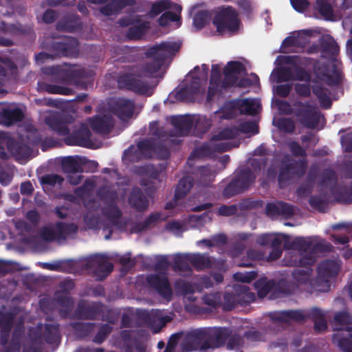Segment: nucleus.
<instances>
[{"label": "nucleus", "instance_id": "nucleus-14", "mask_svg": "<svg viewBox=\"0 0 352 352\" xmlns=\"http://www.w3.org/2000/svg\"><path fill=\"white\" fill-rule=\"evenodd\" d=\"M104 311V305L98 302L80 300L74 310V316L79 320H94L98 318Z\"/></svg>", "mask_w": 352, "mask_h": 352}, {"label": "nucleus", "instance_id": "nucleus-18", "mask_svg": "<svg viewBox=\"0 0 352 352\" xmlns=\"http://www.w3.org/2000/svg\"><path fill=\"white\" fill-rule=\"evenodd\" d=\"M148 285L155 289L162 298L170 300L173 296V291L166 274H151L147 276Z\"/></svg>", "mask_w": 352, "mask_h": 352}, {"label": "nucleus", "instance_id": "nucleus-61", "mask_svg": "<svg viewBox=\"0 0 352 352\" xmlns=\"http://www.w3.org/2000/svg\"><path fill=\"white\" fill-rule=\"evenodd\" d=\"M175 288L177 292L186 296L195 292L193 285L183 279H179L175 283Z\"/></svg>", "mask_w": 352, "mask_h": 352}, {"label": "nucleus", "instance_id": "nucleus-48", "mask_svg": "<svg viewBox=\"0 0 352 352\" xmlns=\"http://www.w3.org/2000/svg\"><path fill=\"white\" fill-rule=\"evenodd\" d=\"M97 195L105 206L117 204L118 193L116 190H111L109 188H100L97 190Z\"/></svg>", "mask_w": 352, "mask_h": 352}, {"label": "nucleus", "instance_id": "nucleus-62", "mask_svg": "<svg viewBox=\"0 0 352 352\" xmlns=\"http://www.w3.org/2000/svg\"><path fill=\"white\" fill-rule=\"evenodd\" d=\"M238 130V133H252L255 135L258 133V126L256 123L251 121L243 122L240 123L238 126H236Z\"/></svg>", "mask_w": 352, "mask_h": 352}, {"label": "nucleus", "instance_id": "nucleus-10", "mask_svg": "<svg viewBox=\"0 0 352 352\" xmlns=\"http://www.w3.org/2000/svg\"><path fill=\"white\" fill-rule=\"evenodd\" d=\"M43 74L56 76L63 83H78L87 78V72L82 68H65L60 65H52L43 68Z\"/></svg>", "mask_w": 352, "mask_h": 352}, {"label": "nucleus", "instance_id": "nucleus-1", "mask_svg": "<svg viewBox=\"0 0 352 352\" xmlns=\"http://www.w3.org/2000/svg\"><path fill=\"white\" fill-rule=\"evenodd\" d=\"M270 317L276 323H289L292 321L302 322L307 319H311L314 322V330L318 333L327 328L325 314L318 307H313L306 314L302 310L281 311L272 314Z\"/></svg>", "mask_w": 352, "mask_h": 352}, {"label": "nucleus", "instance_id": "nucleus-5", "mask_svg": "<svg viewBox=\"0 0 352 352\" xmlns=\"http://www.w3.org/2000/svg\"><path fill=\"white\" fill-rule=\"evenodd\" d=\"M161 151L162 157L167 159L170 156V152L164 146H157L155 142L151 140L145 139L137 144V148L133 145L130 146L123 153V157L130 162L138 161L142 158H150L153 151L157 148Z\"/></svg>", "mask_w": 352, "mask_h": 352}, {"label": "nucleus", "instance_id": "nucleus-2", "mask_svg": "<svg viewBox=\"0 0 352 352\" xmlns=\"http://www.w3.org/2000/svg\"><path fill=\"white\" fill-rule=\"evenodd\" d=\"M180 45L177 43H162L151 47L146 52L147 57L153 59L144 64L142 74L147 77H153L156 74L166 60L171 55L179 51Z\"/></svg>", "mask_w": 352, "mask_h": 352}, {"label": "nucleus", "instance_id": "nucleus-51", "mask_svg": "<svg viewBox=\"0 0 352 352\" xmlns=\"http://www.w3.org/2000/svg\"><path fill=\"white\" fill-rule=\"evenodd\" d=\"M236 107L241 114L254 115L256 113V103L253 100L248 98L240 100L236 102Z\"/></svg>", "mask_w": 352, "mask_h": 352}, {"label": "nucleus", "instance_id": "nucleus-44", "mask_svg": "<svg viewBox=\"0 0 352 352\" xmlns=\"http://www.w3.org/2000/svg\"><path fill=\"white\" fill-rule=\"evenodd\" d=\"M43 339L49 344L60 342L59 325L58 324H46L45 325Z\"/></svg>", "mask_w": 352, "mask_h": 352}, {"label": "nucleus", "instance_id": "nucleus-16", "mask_svg": "<svg viewBox=\"0 0 352 352\" xmlns=\"http://www.w3.org/2000/svg\"><path fill=\"white\" fill-rule=\"evenodd\" d=\"M109 109L122 121L131 118L134 112V102L124 98H118L109 102Z\"/></svg>", "mask_w": 352, "mask_h": 352}, {"label": "nucleus", "instance_id": "nucleus-54", "mask_svg": "<svg viewBox=\"0 0 352 352\" xmlns=\"http://www.w3.org/2000/svg\"><path fill=\"white\" fill-rule=\"evenodd\" d=\"M202 300L210 308L216 309L221 305V294L220 292L206 294L203 296Z\"/></svg>", "mask_w": 352, "mask_h": 352}, {"label": "nucleus", "instance_id": "nucleus-28", "mask_svg": "<svg viewBox=\"0 0 352 352\" xmlns=\"http://www.w3.org/2000/svg\"><path fill=\"white\" fill-rule=\"evenodd\" d=\"M133 0H111L100 8V12L107 16L118 14L123 8L134 4Z\"/></svg>", "mask_w": 352, "mask_h": 352}, {"label": "nucleus", "instance_id": "nucleus-15", "mask_svg": "<svg viewBox=\"0 0 352 352\" xmlns=\"http://www.w3.org/2000/svg\"><path fill=\"white\" fill-rule=\"evenodd\" d=\"M340 266L338 263L333 260H325L322 261L318 266V276L315 280V284L319 285L324 283L325 290L330 287L329 278L336 277L340 271Z\"/></svg>", "mask_w": 352, "mask_h": 352}, {"label": "nucleus", "instance_id": "nucleus-7", "mask_svg": "<svg viewBox=\"0 0 352 352\" xmlns=\"http://www.w3.org/2000/svg\"><path fill=\"white\" fill-rule=\"evenodd\" d=\"M212 23L216 27L217 31L220 34H223L226 32H236L239 28L240 20L236 9L227 6L221 8L215 14Z\"/></svg>", "mask_w": 352, "mask_h": 352}, {"label": "nucleus", "instance_id": "nucleus-22", "mask_svg": "<svg viewBox=\"0 0 352 352\" xmlns=\"http://www.w3.org/2000/svg\"><path fill=\"white\" fill-rule=\"evenodd\" d=\"M266 214L272 217L280 215L285 218H290L294 214V207L292 204L283 201L268 203L266 206Z\"/></svg>", "mask_w": 352, "mask_h": 352}, {"label": "nucleus", "instance_id": "nucleus-33", "mask_svg": "<svg viewBox=\"0 0 352 352\" xmlns=\"http://www.w3.org/2000/svg\"><path fill=\"white\" fill-rule=\"evenodd\" d=\"M19 313L18 307H14L7 311H0V328L5 331H12L15 318Z\"/></svg>", "mask_w": 352, "mask_h": 352}, {"label": "nucleus", "instance_id": "nucleus-60", "mask_svg": "<svg viewBox=\"0 0 352 352\" xmlns=\"http://www.w3.org/2000/svg\"><path fill=\"white\" fill-rule=\"evenodd\" d=\"M239 135L238 130L236 126L227 127L219 132L214 136L215 140H232Z\"/></svg>", "mask_w": 352, "mask_h": 352}, {"label": "nucleus", "instance_id": "nucleus-55", "mask_svg": "<svg viewBox=\"0 0 352 352\" xmlns=\"http://www.w3.org/2000/svg\"><path fill=\"white\" fill-rule=\"evenodd\" d=\"M215 151L209 144L204 143L201 146L195 148L190 153L189 159L191 157L203 158L205 157L211 156Z\"/></svg>", "mask_w": 352, "mask_h": 352}, {"label": "nucleus", "instance_id": "nucleus-39", "mask_svg": "<svg viewBox=\"0 0 352 352\" xmlns=\"http://www.w3.org/2000/svg\"><path fill=\"white\" fill-rule=\"evenodd\" d=\"M331 193L338 203H352V182L350 186H340L335 189L332 188Z\"/></svg>", "mask_w": 352, "mask_h": 352}, {"label": "nucleus", "instance_id": "nucleus-24", "mask_svg": "<svg viewBox=\"0 0 352 352\" xmlns=\"http://www.w3.org/2000/svg\"><path fill=\"white\" fill-rule=\"evenodd\" d=\"M285 250H294L299 252L298 258L304 256L303 254L307 253L312 247V241L309 238L298 236L294 239L292 241H286L283 245Z\"/></svg>", "mask_w": 352, "mask_h": 352}, {"label": "nucleus", "instance_id": "nucleus-17", "mask_svg": "<svg viewBox=\"0 0 352 352\" xmlns=\"http://www.w3.org/2000/svg\"><path fill=\"white\" fill-rule=\"evenodd\" d=\"M245 71L244 65L239 61H229L223 68L224 78L221 82V89L228 88L236 85L239 78L238 75Z\"/></svg>", "mask_w": 352, "mask_h": 352}, {"label": "nucleus", "instance_id": "nucleus-49", "mask_svg": "<svg viewBox=\"0 0 352 352\" xmlns=\"http://www.w3.org/2000/svg\"><path fill=\"white\" fill-rule=\"evenodd\" d=\"M312 92L318 99L319 103L323 109H328L332 105L330 97L325 91V89L321 85L312 87Z\"/></svg>", "mask_w": 352, "mask_h": 352}, {"label": "nucleus", "instance_id": "nucleus-23", "mask_svg": "<svg viewBox=\"0 0 352 352\" xmlns=\"http://www.w3.org/2000/svg\"><path fill=\"white\" fill-rule=\"evenodd\" d=\"M207 336L211 348H218L225 345L230 333L226 328H212L207 329Z\"/></svg>", "mask_w": 352, "mask_h": 352}, {"label": "nucleus", "instance_id": "nucleus-47", "mask_svg": "<svg viewBox=\"0 0 352 352\" xmlns=\"http://www.w3.org/2000/svg\"><path fill=\"white\" fill-rule=\"evenodd\" d=\"M315 10L326 21H331L333 18V9L327 0H316Z\"/></svg>", "mask_w": 352, "mask_h": 352}, {"label": "nucleus", "instance_id": "nucleus-64", "mask_svg": "<svg viewBox=\"0 0 352 352\" xmlns=\"http://www.w3.org/2000/svg\"><path fill=\"white\" fill-rule=\"evenodd\" d=\"M293 80L310 82L311 74L305 69L300 66H295L293 69Z\"/></svg>", "mask_w": 352, "mask_h": 352}, {"label": "nucleus", "instance_id": "nucleus-8", "mask_svg": "<svg viewBox=\"0 0 352 352\" xmlns=\"http://www.w3.org/2000/svg\"><path fill=\"white\" fill-rule=\"evenodd\" d=\"M307 170L305 161L290 162L289 159L284 158L281 161L278 174V183L280 188H284L294 178L303 176Z\"/></svg>", "mask_w": 352, "mask_h": 352}, {"label": "nucleus", "instance_id": "nucleus-13", "mask_svg": "<svg viewBox=\"0 0 352 352\" xmlns=\"http://www.w3.org/2000/svg\"><path fill=\"white\" fill-rule=\"evenodd\" d=\"M48 49L53 56L76 57L78 53V41L74 37H67L62 41H52Z\"/></svg>", "mask_w": 352, "mask_h": 352}, {"label": "nucleus", "instance_id": "nucleus-63", "mask_svg": "<svg viewBox=\"0 0 352 352\" xmlns=\"http://www.w3.org/2000/svg\"><path fill=\"white\" fill-rule=\"evenodd\" d=\"M180 21V16L171 11H166L158 19V24L161 27H166L170 22H177Z\"/></svg>", "mask_w": 352, "mask_h": 352}, {"label": "nucleus", "instance_id": "nucleus-38", "mask_svg": "<svg viewBox=\"0 0 352 352\" xmlns=\"http://www.w3.org/2000/svg\"><path fill=\"white\" fill-rule=\"evenodd\" d=\"M160 220H164L162 218L160 212H153L149 214L143 221L135 223L132 227L133 232L140 233L145 230L155 226V224Z\"/></svg>", "mask_w": 352, "mask_h": 352}, {"label": "nucleus", "instance_id": "nucleus-36", "mask_svg": "<svg viewBox=\"0 0 352 352\" xmlns=\"http://www.w3.org/2000/svg\"><path fill=\"white\" fill-rule=\"evenodd\" d=\"M234 290L237 294L239 305L245 306L256 300L254 293L251 292L248 286L235 285L234 286Z\"/></svg>", "mask_w": 352, "mask_h": 352}, {"label": "nucleus", "instance_id": "nucleus-4", "mask_svg": "<svg viewBox=\"0 0 352 352\" xmlns=\"http://www.w3.org/2000/svg\"><path fill=\"white\" fill-rule=\"evenodd\" d=\"M316 261V256L312 253H308L298 258L296 253L291 252L286 254L282 261L286 266L302 267L295 269L292 274L293 278L299 284H307L312 273L311 266Z\"/></svg>", "mask_w": 352, "mask_h": 352}, {"label": "nucleus", "instance_id": "nucleus-20", "mask_svg": "<svg viewBox=\"0 0 352 352\" xmlns=\"http://www.w3.org/2000/svg\"><path fill=\"white\" fill-rule=\"evenodd\" d=\"M91 135V131L87 126L82 124L79 129L67 137L65 142L67 145L91 148L93 144Z\"/></svg>", "mask_w": 352, "mask_h": 352}, {"label": "nucleus", "instance_id": "nucleus-27", "mask_svg": "<svg viewBox=\"0 0 352 352\" xmlns=\"http://www.w3.org/2000/svg\"><path fill=\"white\" fill-rule=\"evenodd\" d=\"M129 203L137 211L143 212L148 207V200L139 188H133L129 197Z\"/></svg>", "mask_w": 352, "mask_h": 352}, {"label": "nucleus", "instance_id": "nucleus-30", "mask_svg": "<svg viewBox=\"0 0 352 352\" xmlns=\"http://www.w3.org/2000/svg\"><path fill=\"white\" fill-rule=\"evenodd\" d=\"M8 149L17 160H25L32 154V148L21 141L12 140L8 144Z\"/></svg>", "mask_w": 352, "mask_h": 352}, {"label": "nucleus", "instance_id": "nucleus-34", "mask_svg": "<svg viewBox=\"0 0 352 352\" xmlns=\"http://www.w3.org/2000/svg\"><path fill=\"white\" fill-rule=\"evenodd\" d=\"M190 264L197 271L210 269L213 266L214 261L207 254H190Z\"/></svg>", "mask_w": 352, "mask_h": 352}, {"label": "nucleus", "instance_id": "nucleus-50", "mask_svg": "<svg viewBox=\"0 0 352 352\" xmlns=\"http://www.w3.org/2000/svg\"><path fill=\"white\" fill-rule=\"evenodd\" d=\"M148 28V22H140L138 24L131 26L128 29L126 36L129 39H139L146 33Z\"/></svg>", "mask_w": 352, "mask_h": 352}, {"label": "nucleus", "instance_id": "nucleus-46", "mask_svg": "<svg viewBox=\"0 0 352 352\" xmlns=\"http://www.w3.org/2000/svg\"><path fill=\"white\" fill-rule=\"evenodd\" d=\"M190 254H178L173 258V268L175 271L190 273L192 272Z\"/></svg>", "mask_w": 352, "mask_h": 352}, {"label": "nucleus", "instance_id": "nucleus-26", "mask_svg": "<svg viewBox=\"0 0 352 352\" xmlns=\"http://www.w3.org/2000/svg\"><path fill=\"white\" fill-rule=\"evenodd\" d=\"M24 114L19 108L8 109L0 106V124L10 126L17 122H21Z\"/></svg>", "mask_w": 352, "mask_h": 352}, {"label": "nucleus", "instance_id": "nucleus-3", "mask_svg": "<svg viewBox=\"0 0 352 352\" xmlns=\"http://www.w3.org/2000/svg\"><path fill=\"white\" fill-rule=\"evenodd\" d=\"M280 104L287 108V114L293 113L303 126L311 129L317 126L320 113L316 107L311 104L309 102L298 100L293 103L292 107L287 101H280Z\"/></svg>", "mask_w": 352, "mask_h": 352}, {"label": "nucleus", "instance_id": "nucleus-45", "mask_svg": "<svg viewBox=\"0 0 352 352\" xmlns=\"http://www.w3.org/2000/svg\"><path fill=\"white\" fill-rule=\"evenodd\" d=\"M61 167L65 173H82L84 171L81 164L74 156L63 159Z\"/></svg>", "mask_w": 352, "mask_h": 352}, {"label": "nucleus", "instance_id": "nucleus-58", "mask_svg": "<svg viewBox=\"0 0 352 352\" xmlns=\"http://www.w3.org/2000/svg\"><path fill=\"white\" fill-rule=\"evenodd\" d=\"M138 172L142 175L148 176L153 179H157L160 176L162 169L160 170L153 164H146L140 167Z\"/></svg>", "mask_w": 352, "mask_h": 352}, {"label": "nucleus", "instance_id": "nucleus-35", "mask_svg": "<svg viewBox=\"0 0 352 352\" xmlns=\"http://www.w3.org/2000/svg\"><path fill=\"white\" fill-rule=\"evenodd\" d=\"M102 213L113 226H119L120 225L122 213L117 204L104 206L102 208Z\"/></svg>", "mask_w": 352, "mask_h": 352}, {"label": "nucleus", "instance_id": "nucleus-11", "mask_svg": "<svg viewBox=\"0 0 352 352\" xmlns=\"http://www.w3.org/2000/svg\"><path fill=\"white\" fill-rule=\"evenodd\" d=\"M209 349L211 345L208 340L207 329H197L187 333L182 342V349L186 352Z\"/></svg>", "mask_w": 352, "mask_h": 352}, {"label": "nucleus", "instance_id": "nucleus-19", "mask_svg": "<svg viewBox=\"0 0 352 352\" xmlns=\"http://www.w3.org/2000/svg\"><path fill=\"white\" fill-rule=\"evenodd\" d=\"M91 129L100 135H108L111 131L114 122L111 115H96L87 120Z\"/></svg>", "mask_w": 352, "mask_h": 352}, {"label": "nucleus", "instance_id": "nucleus-29", "mask_svg": "<svg viewBox=\"0 0 352 352\" xmlns=\"http://www.w3.org/2000/svg\"><path fill=\"white\" fill-rule=\"evenodd\" d=\"M319 47L321 52L329 55L331 58H335L340 52V47L336 40L331 35H325L319 41Z\"/></svg>", "mask_w": 352, "mask_h": 352}, {"label": "nucleus", "instance_id": "nucleus-37", "mask_svg": "<svg viewBox=\"0 0 352 352\" xmlns=\"http://www.w3.org/2000/svg\"><path fill=\"white\" fill-rule=\"evenodd\" d=\"M96 323L74 322L70 323V327L74 331L75 335L79 338H85L90 336L94 332Z\"/></svg>", "mask_w": 352, "mask_h": 352}, {"label": "nucleus", "instance_id": "nucleus-43", "mask_svg": "<svg viewBox=\"0 0 352 352\" xmlns=\"http://www.w3.org/2000/svg\"><path fill=\"white\" fill-rule=\"evenodd\" d=\"M194 184V179L192 177L186 176L182 177L177 184L175 189L174 198L175 200H179L184 198L192 188Z\"/></svg>", "mask_w": 352, "mask_h": 352}, {"label": "nucleus", "instance_id": "nucleus-53", "mask_svg": "<svg viewBox=\"0 0 352 352\" xmlns=\"http://www.w3.org/2000/svg\"><path fill=\"white\" fill-rule=\"evenodd\" d=\"M42 89L46 92L52 94H60L65 96L74 94L72 89L56 85L44 83L42 86Z\"/></svg>", "mask_w": 352, "mask_h": 352}, {"label": "nucleus", "instance_id": "nucleus-21", "mask_svg": "<svg viewBox=\"0 0 352 352\" xmlns=\"http://www.w3.org/2000/svg\"><path fill=\"white\" fill-rule=\"evenodd\" d=\"M59 31L75 32L81 30L82 23L80 17L74 13H69L60 19L56 25Z\"/></svg>", "mask_w": 352, "mask_h": 352}, {"label": "nucleus", "instance_id": "nucleus-32", "mask_svg": "<svg viewBox=\"0 0 352 352\" xmlns=\"http://www.w3.org/2000/svg\"><path fill=\"white\" fill-rule=\"evenodd\" d=\"M170 8H173L179 13H180L182 10L180 5L173 3L170 0H158L153 3L148 14L151 17H155Z\"/></svg>", "mask_w": 352, "mask_h": 352}, {"label": "nucleus", "instance_id": "nucleus-59", "mask_svg": "<svg viewBox=\"0 0 352 352\" xmlns=\"http://www.w3.org/2000/svg\"><path fill=\"white\" fill-rule=\"evenodd\" d=\"M236 206L237 210H240L242 212H245L261 207L262 201L259 200H254L252 198H246L242 199Z\"/></svg>", "mask_w": 352, "mask_h": 352}, {"label": "nucleus", "instance_id": "nucleus-41", "mask_svg": "<svg viewBox=\"0 0 352 352\" xmlns=\"http://www.w3.org/2000/svg\"><path fill=\"white\" fill-rule=\"evenodd\" d=\"M297 285L285 278H280L276 281L275 297H282L292 294L296 289Z\"/></svg>", "mask_w": 352, "mask_h": 352}, {"label": "nucleus", "instance_id": "nucleus-9", "mask_svg": "<svg viewBox=\"0 0 352 352\" xmlns=\"http://www.w3.org/2000/svg\"><path fill=\"white\" fill-rule=\"evenodd\" d=\"M82 268L91 270L96 280H103L113 271V265L109 261L107 256L96 254L83 262Z\"/></svg>", "mask_w": 352, "mask_h": 352}, {"label": "nucleus", "instance_id": "nucleus-40", "mask_svg": "<svg viewBox=\"0 0 352 352\" xmlns=\"http://www.w3.org/2000/svg\"><path fill=\"white\" fill-rule=\"evenodd\" d=\"M58 241L65 240L68 236L78 232V228L72 223H64L58 221L55 224Z\"/></svg>", "mask_w": 352, "mask_h": 352}, {"label": "nucleus", "instance_id": "nucleus-52", "mask_svg": "<svg viewBox=\"0 0 352 352\" xmlns=\"http://www.w3.org/2000/svg\"><path fill=\"white\" fill-rule=\"evenodd\" d=\"M309 204L312 208L324 212L329 202L325 195H311L309 199Z\"/></svg>", "mask_w": 352, "mask_h": 352}, {"label": "nucleus", "instance_id": "nucleus-57", "mask_svg": "<svg viewBox=\"0 0 352 352\" xmlns=\"http://www.w3.org/2000/svg\"><path fill=\"white\" fill-rule=\"evenodd\" d=\"M239 305L237 294L226 292L223 295V302L222 305L224 311H231Z\"/></svg>", "mask_w": 352, "mask_h": 352}, {"label": "nucleus", "instance_id": "nucleus-6", "mask_svg": "<svg viewBox=\"0 0 352 352\" xmlns=\"http://www.w3.org/2000/svg\"><path fill=\"white\" fill-rule=\"evenodd\" d=\"M256 175L249 167L239 170L223 190V196L229 199L247 190L254 183Z\"/></svg>", "mask_w": 352, "mask_h": 352}, {"label": "nucleus", "instance_id": "nucleus-31", "mask_svg": "<svg viewBox=\"0 0 352 352\" xmlns=\"http://www.w3.org/2000/svg\"><path fill=\"white\" fill-rule=\"evenodd\" d=\"M254 285L259 298H264L270 292L275 296V280L264 276L256 280Z\"/></svg>", "mask_w": 352, "mask_h": 352}, {"label": "nucleus", "instance_id": "nucleus-25", "mask_svg": "<svg viewBox=\"0 0 352 352\" xmlns=\"http://www.w3.org/2000/svg\"><path fill=\"white\" fill-rule=\"evenodd\" d=\"M170 122L179 136L188 135L194 126L192 118L188 116H173Z\"/></svg>", "mask_w": 352, "mask_h": 352}, {"label": "nucleus", "instance_id": "nucleus-56", "mask_svg": "<svg viewBox=\"0 0 352 352\" xmlns=\"http://www.w3.org/2000/svg\"><path fill=\"white\" fill-rule=\"evenodd\" d=\"M113 328L108 324H102L93 338L92 341L96 344H102L105 341L108 336L111 333Z\"/></svg>", "mask_w": 352, "mask_h": 352}, {"label": "nucleus", "instance_id": "nucleus-42", "mask_svg": "<svg viewBox=\"0 0 352 352\" xmlns=\"http://www.w3.org/2000/svg\"><path fill=\"white\" fill-rule=\"evenodd\" d=\"M45 123L59 135L65 136L69 133L67 124L61 120L58 116L46 118Z\"/></svg>", "mask_w": 352, "mask_h": 352}, {"label": "nucleus", "instance_id": "nucleus-12", "mask_svg": "<svg viewBox=\"0 0 352 352\" xmlns=\"http://www.w3.org/2000/svg\"><path fill=\"white\" fill-rule=\"evenodd\" d=\"M144 64L141 66L138 75L133 73H124L119 76L118 85L120 89H126L136 94H144L147 92L148 86L146 82L140 79V77H146L142 74V70Z\"/></svg>", "mask_w": 352, "mask_h": 352}]
</instances>
